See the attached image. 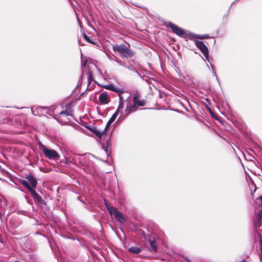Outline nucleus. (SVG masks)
Wrapping results in <instances>:
<instances>
[{
	"label": "nucleus",
	"instance_id": "nucleus-1",
	"mask_svg": "<svg viewBox=\"0 0 262 262\" xmlns=\"http://www.w3.org/2000/svg\"><path fill=\"white\" fill-rule=\"evenodd\" d=\"M113 50L114 52L121 54L125 58H129L133 57L135 53L130 49V45L120 44L113 45Z\"/></svg>",
	"mask_w": 262,
	"mask_h": 262
},
{
	"label": "nucleus",
	"instance_id": "nucleus-2",
	"mask_svg": "<svg viewBox=\"0 0 262 262\" xmlns=\"http://www.w3.org/2000/svg\"><path fill=\"white\" fill-rule=\"evenodd\" d=\"M39 147L43 152L46 158L53 160H56L59 158V155L56 150L47 148L42 143L39 144Z\"/></svg>",
	"mask_w": 262,
	"mask_h": 262
},
{
	"label": "nucleus",
	"instance_id": "nucleus-3",
	"mask_svg": "<svg viewBox=\"0 0 262 262\" xmlns=\"http://www.w3.org/2000/svg\"><path fill=\"white\" fill-rule=\"evenodd\" d=\"M21 184L24 186L31 193L33 199L39 203H42L43 201L40 195L37 193V192L33 189L29 184L27 180H22L21 181Z\"/></svg>",
	"mask_w": 262,
	"mask_h": 262
},
{
	"label": "nucleus",
	"instance_id": "nucleus-4",
	"mask_svg": "<svg viewBox=\"0 0 262 262\" xmlns=\"http://www.w3.org/2000/svg\"><path fill=\"white\" fill-rule=\"evenodd\" d=\"M168 26L171 29L172 32L177 35L184 38H187L188 37V35L186 33L184 29L180 28L178 26L172 23H169Z\"/></svg>",
	"mask_w": 262,
	"mask_h": 262
},
{
	"label": "nucleus",
	"instance_id": "nucleus-5",
	"mask_svg": "<svg viewBox=\"0 0 262 262\" xmlns=\"http://www.w3.org/2000/svg\"><path fill=\"white\" fill-rule=\"evenodd\" d=\"M195 44L196 46L199 49V50L202 52L206 59L209 60V51L208 48L204 44V43L202 41L196 40H195Z\"/></svg>",
	"mask_w": 262,
	"mask_h": 262
},
{
	"label": "nucleus",
	"instance_id": "nucleus-6",
	"mask_svg": "<svg viewBox=\"0 0 262 262\" xmlns=\"http://www.w3.org/2000/svg\"><path fill=\"white\" fill-rule=\"evenodd\" d=\"M141 96L139 94L136 93L133 97V102L136 104L137 106H144L146 104V101L144 99H141Z\"/></svg>",
	"mask_w": 262,
	"mask_h": 262
},
{
	"label": "nucleus",
	"instance_id": "nucleus-7",
	"mask_svg": "<svg viewBox=\"0 0 262 262\" xmlns=\"http://www.w3.org/2000/svg\"><path fill=\"white\" fill-rule=\"evenodd\" d=\"M114 210H113L112 212L110 213V215H114L116 220L120 223H123L125 222V219L123 214L121 212L119 211L116 208H115Z\"/></svg>",
	"mask_w": 262,
	"mask_h": 262
},
{
	"label": "nucleus",
	"instance_id": "nucleus-8",
	"mask_svg": "<svg viewBox=\"0 0 262 262\" xmlns=\"http://www.w3.org/2000/svg\"><path fill=\"white\" fill-rule=\"evenodd\" d=\"M138 106L136 105L135 103H128L127 105L126 108L125 109V116H127L129 115L131 113L136 112Z\"/></svg>",
	"mask_w": 262,
	"mask_h": 262
},
{
	"label": "nucleus",
	"instance_id": "nucleus-9",
	"mask_svg": "<svg viewBox=\"0 0 262 262\" xmlns=\"http://www.w3.org/2000/svg\"><path fill=\"white\" fill-rule=\"evenodd\" d=\"M99 100L101 104H106L108 103L110 98L107 93L105 92L101 93L99 97Z\"/></svg>",
	"mask_w": 262,
	"mask_h": 262
},
{
	"label": "nucleus",
	"instance_id": "nucleus-10",
	"mask_svg": "<svg viewBox=\"0 0 262 262\" xmlns=\"http://www.w3.org/2000/svg\"><path fill=\"white\" fill-rule=\"evenodd\" d=\"M78 158L76 156H71L69 158H66L64 161H63V162L66 164L72 163L73 164L77 165L78 163H80L78 160Z\"/></svg>",
	"mask_w": 262,
	"mask_h": 262
},
{
	"label": "nucleus",
	"instance_id": "nucleus-11",
	"mask_svg": "<svg viewBox=\"0 0 262 262\" xmlns=\"http://www.w3.org/2000/svg\"><path fill=\"white\" fill-rule=\"evenodd\" d=\"M90 130L93 132L94 134L96 135V136L98 137L99 139H101V138L104 136L106 135V134L105 133V131H100L99 130L97 127H94L92 128H90Z\"/></svg>",
	"mask_w": 262,
	"mask_h": 262
},
{
	"label": "nucleus",
	"instance_id": "nucleus-12",
	"mask_svg": "<svg viewBox=\"0 0 262 262\" xmlns=\"http://www.w3.org/2000/svg\"><path fill=\"white\" fill-rule=\"evenodd\" d=\"M26 179H27V181L28 183H30L31 186H30L33 189L35 188L36 187L37 184V181L36 179L31 174L28 175L26 177Z\"/></svg>",
	"mask_w": 262,
	"mask_h": 262
},
{
	"label": "nucleus",
	"instance_id": "nucleus-13",
	"mask_svg": "<svg viewBox=\"0 0 262 262\" xmlns=\"http://www.w3.org/2000/svg\"><path fill=\"white\" fill-rule=\"evenodd\" d=\"M149 242L150 243V245L152 248V251L154 252H157L158 251V246L155 239L154 238L149 237Z\"/></svg>",
	"mask_w": 262,
	"mask_h": 262
},
{
	"label": "nucleus",
	"instance_id": "nucleus-14",
	"mask_svg": "<svg viewBox=\"0 0 262 262\" xmlns=\"http://www.w3.org/2000/svg\"><path fill=\"white\" fill-rule=\"evenodd\" d=\"M128 251L130 253L138 254L141 252L142 249L141 247L133 246L129 248Z\"/></svg>",
	"mask_w": 262,
	"mask_h": 262
},
{
	"label": "nucleus",
	"instance_id": "nucleus-15",
	"mask_svg": "<svg viewBox=\"0 0 262 262\" xmlns=\"http://www.w3.org/2000/svg\"><path fill=\"white\" fill-rule=\"evenodd\" d=\"M104 88L107 90H111L115 92H120V89H117L115 88L113 84H110L107 85H105L103 86Z\"/></svg>",
	"mask_w": 262,
	"mask_h": 262
},
{
	"label": "nucleus",
	"instance_id": "nucleus-16",
	"mask_svg": "<svg viewBox=\"0 0 262 262\" xmlns=\"http://www.w3.org/2000/svg\"><path fill=\"white\" fill-rule=\"evenodd\" d=\"M104 203H105V205L106 207V208L107 209L108 212H109V213L110 214L111 212H112V211L113 210H115L114 209L115 208V207H113V206H112L110 204L107 202L106 201V200L104 201Z\"/></svg>",
	"mask_w": 262,
	"mask_h": 262
},
{
	"label": "nucleus",
	"instance_id": "nucleus-17",
	"mask_svg": "<svg viewBox=\"0 0 262 262\" xmlns=\"http://www.w3.org/2000/svg\"><path fill=\"white\" fill-rule=\"evenodd\" d=\"M194 37H195L196 38L200 39H207L209 38V36L208 34L194 35Z\"/></svg>",
	"mask_w": 262,
	"mask_h": 262
},
{
	"label": "nucleus",
	"instance_id": "nucleus-18",
	"mask_svg": "<svg viewBox=\"0 0 262 262\" xmlns=\"http://www.w3.org/2000/svg\"><path fill=\"white\" fill-rule=\"evenodd\" d=\"M83 37L84 39L89 43L92 44V45H95V43L94 41L91 40L89 36H88L85 34H83Z\"/></svg>",
	"mask_w": 262,
	"mask_h": 262
},
{
	"label": "nucleus",
	"instance_id": "nucleus-19",
	"mask_svg": "<svg viewBox=\"0 0 262 262\" xmlns=\"http://www.w3.org/2000/svg\"><path fill=\"white\" fill-rule=\"evenodd\" d=\"M119 112H118V110H116L115 113L112 116L111 118L110 119L111 121L114 122L116 119V117L118 115Z\"/></svg>",
	"mask_w": 262,
	"mask_h": 262
},
{
	"label": "nucleus",
	"instance_id": "nucleus-20",
	"mask_svg": "<svg viewBox=\"0 0 262 262\" xmlns=\"http://www.w3.org/2000/svg\"><path fill=\"white\" fill-rule=\"evenodd\" d=\"M261 220H258V219H256L254 221V227L257 229V228H259L260 227V225L261 224Z\"/></svg>",
	"mask_w": 262,
	"mask_h": 262
},
{
	"label": "nucleus",
	"instance_id": "nucleus-21",
	"mask_svg": "<svg viewBox=\"0 0 262 262\" xmlns=\"http://www.w3.org/2000/svg\"><path fill=\"white\" fill-rule=\"evenodd\" d=\"M113 122H112V121H111L110 120H108V121L107 122L106 124V126H105V127L104 128V129L103 130L104 131H105V134H106V132L109 128V127L110 126L111 124L113 123Z\"/></svg>",
	"mask_w": 262,
	"mask_h": 262
},
{
	"label": "nucleus",
	"instance_id": "nucleus-22",
	"mask_svg": "<svg viewBox=\"0 0 262 262\" xmlns=\"http://www.w3.org/2000/svg\"><path fill=\"white\" fill-rule=\"evenodd\" d=\"M124 107V101H119V104L117 110H118V112L120 113V110H122Z\"/></svg>",
	"mask_w": 262,
	"mask_h": 262
},
{
	"label": "nucleus",
	"instance_id": "nucleus-23",
	"mask_svg": "<svg viewBox=\"0 0 262 262\" xmlns=\"http://www.w3.org/2000/svg\"><path fill=\"white\" fill-rule=\"evenodd\" d=\"M59 115L60 116H62L63 115L70 116L71 114L68 111L65 110L60 112Z\"/></svg>",
	"mask_w": 262,
	"mask_h": 262
},
{
	"label": "nucleus",
	"instance_id": "nucleus-24",
	"mask_svg": "<svg viewBox=\"0 0 262 262\" xmlns=\"http://www.w3.org/2000/svg\"><path fill=\"white\" fill-rule=\"evenodd\" d=\"M123 92H124L123 91H122L121 89H120L119 92H117L119 95V101H124L123 96H122V94L123 93Z\"/></svg>",
	"mask_w": 262,
	"mask_h": 262
},
{
	"label": "nucleus",
	"instance_id": "nucleus-25",
	"mask_svg": "<svg viewBox=\"0 0 262 262\" xmlns=\"http://www.w3.org/2000/svg\"><path fill=\"white\" fill-rule=\"evenodd\" d=\"M258 220H261L262 221V209L259 210L257 214V219Z\"/></svg>",
	"mask_w": 262,
	"mask_h": 262
},
{
	"label": "nucleus",
	"instance_id": "nucleus-26",
	"mask_svg": "<svg viewBox=\"0 0 262 262\" xmlns=\"http://www.w3.org/2000/svg\"><path fill=\"white\" fill-rule=\"evenodd\" d=\"M93 80V75L91 73H89L88 77V81L89 84H90L92 81Z\"/></svg>",
	"mask_w": 262,
	"mask_h": 262
},
{
	"label": "nucleus",
	"instance_id": "nucleus-27",
	"mask_svg": "<svg viewBox=\"0 0 262 262\" xmlns=\"http://www.w3.org/2000/svg\"><path fill=\"white\" fill-rule=\"evenodd\" d=\"M208 111H209V112L211 113V114L212 115V117L215 118V119H217V117L215 116V115L213 114V112L212 111V110L208 107Z\"/></svg>",
	"mask_w": 262,
	"mask_h": 262
},
{
	"label": "nucleus",
	"instance_id": "nucleus-28",
	"mask_svg": "<svg viewBox=\"0 0 262 262\" xmlns=\"http://www.w3.org/2000/svg\"><path fill=\"white\" fill-rule=\"evenodd\" d=\"M104 149L106 152V153L107 154V151H108V148L107 147H104Z\"/></svg>",
	"mask_w": 262,
	"mask_h": 262
},
{
	"label": "nucleus",
	"instance_id": "nucleus-29",
	"mask_svg": "<svg viewBox=\"0 0 262 262\" xmlns=\"http://www.w3.org/2000/svg\"><path fill=\"white\" fill-rule=\"evenodd\" d=\"M259 199L261 201V205H262V195L259 198Z\"/></svg>",
	"mask_w": 262,
	"mask_h": 262
},
{
	"label": "nucleus",
	"instance_id": "nucleus-30",
	"mask_svg": "<svg viewBox=\"0 0 262 262\" xmlns=\"http://www.w3.org/2000/svg\"><path fill=\"white\" fill-rule=\"evenodd\" d=\"M260 243H261V248H260V250L262 252V241L260 242Z\"/></svg>",
	"mask_w": 262,
	"mask_h": 262
},
{
	"label": "nucleus",
	"instance_id": "nucleus-31",
	"mask_svg": "<svg viewBox=\"0 0 262 262\" xmlns=\"http://www.w3.org/2000/svg\"><path fill=\"white\" fill-rule=\"evenodd\" d=\"M242 262H248V261H246L245 260H243L242 261Z\"/></svg>",
	"mask_w": 262,
	"mask_h": 262
}]
</instances>
